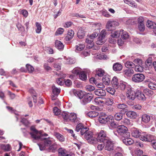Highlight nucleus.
Masks as SVG:
<instances>
[{"label":"nucleus","mask_w":156,"mask_h":156,"mask_svg":"<svg viewBox=\"0 0 156 156\" xmlns=\"http://www.w3.org/2000/svg\"><path fill=\"white\" fill-rule=\"evenodd\" d=\"M16 27L18 30L21 32H23L25 31L24 28L20 23H17L16 24Z\"/></svg>","instance_id":"55"},{"label":"nucleus","mask_w":156,"mask_h":156,"mask_svg":"<svg viewBox=\"0 0 156 156\" xmlns=\"http://www.w3.org/2000/svg\"><path fill=\"white\" fill-rule=\"evenodd\" d=\"M113 70L115 71H120L122 69V66L121 64L116 62L113 65Z\"/></svg>","instance_id":"19"},{"label":"nucleus","mask_w":156,"mask_h":156,"mask_svg":"<svg viewBox=\"0 0 156 156\" xmlns=\"http://www.w3.org/2000/svg\"><path fill=\"white\" fill-rule=\"evenodd\" d=\"M125 65L126 67L127 68L130 67H133L135 66V64L133 62L130 61L126 62L125 63Z\"/></svg>","instance_id":"48"},{"label":"nucleus","mask_w":156,"mask_h":156,"mask_svg":"<svg viewBox=\"0 0 156 156\" xmlns=\"http://www.w3.org/2000/svg\"><path fill=\"white\" fill-rule=\"evenodd\" d=\"M102 81L104 84L108 85L110 82V77L108 75L104 76L102 78Z\"/></svg>","instance_id":"27"},{"label":"nucleus","mask_w":156,"mask_h":156,"mask_svg":"<svg viewBox=\"0 0 156 156\" xmlns=\"http://www.w3.org/2000/svg\"><path fill=\"white\" fill-rule=\"evenodd\" d=\"M105 38L99 36L96 41V43L99 45H102L105 43Z\"/></svg>","instance_id":"33"},{"label":"nucleus","mask_w":156,"mask_h":156,"mask_svg":"<svg viewBox=\"0 0 156 156\" xmlns=\"http://www.w3.org/2000/svg\"><path fill=\"white\" fill-rule=\"evenodd\" d=\"M135 70L136 72H141L143 71V69L140 66L137 65L135 66Z\"/></svg>","instance_id":"61"},{"label":"nucleus","mask_w":156,"mask_h":156,"mask_svg":"<svg viewBox=\"0 0 156 156\" xmlns=\"http://www.w3.org/2000/svg\"><path fill=\"white\" fill-rule=\"evenodd\" d=\"M123 114L121 112H118L116 113L114 116V118L116 120L119 121L122 119Z\"/></svg>","instance_id":"40"},{"label":"nucleus","mask_w":156,"mask_h":156,"mask_svg":"<svg viewBox=\"0 0 156 156\" xmlns=\"http://www.w3.org/2000/svg\"><path fill=\"white\" fill-rule=\"evenodd\" d=\"M121 36L123 39L126 40L129 38V35L127 32L123 30H121Z\"/></svg>","instance_id":"28"},{"label":"nucleus","mask_w":156,"mask_h":156,"mask_svg":"<svg viewBox=\"0 0 156 156\" xmlns=\"http://www.w3.org/2000/svg\"><path fill=\"white\" fill-rule=\"evenodd\" d=\"M52 89L53 93L55 95L58 94L60 92V89L55 86H53L52 87Z\"/></svg>","instance_id":"43"},{"label":"nucleus","mask_w":156,"mask_h":156,"mask_svg":"<svg viewBox=\"0 0 156 156\" xmlns=\"http://www.w3.org/2000/svg\"><path fill=\"white\" fill-rule=\"evenodd\" d=\"M122 124L126 126H131L133 125L132 121L126 118L122 119Z\"/></svg>","instance_id":"31"},{"label":"nucleus","mask_w":156,"mask_h":156,"mask_svg":"<svg viewBox=\"0 0 156 156\" xmlns=\"http://www.w3.org/2000/svg\"><path fill=\"white\" fill-rule=\"evenodd\" d=\"M85 36V32L84 29L80 27L79 28L77 32V36L80 39H82Z\"/></svg>","instance_id":"21"},{"label":"nucleus","mask_w":156,"mask_h":156,"mask_svg":"<svg viewBox=\"0 0 156 156\" xmlns=\"http://www.w3.org/2000/svg\"><path fill=\"white\" fill-rule=\"evenodd\" d=\"M133 70L131 69L127 68L124 71L125 76H130L133 73Z\"/></svg>","instance_id":"24"},{"label":"nucleus","mask_w":156,"mask_h":156,"mask_svg":"<svg viewBox=\"0 0 156 156\" xmlns=\"http://www.w3.org/2000/svg\"><path fill=\"white\" fill-rule=\"evenodd\" d=\"M146 26L148 28L153 29L155 26H156V23L151 21L148 20L147 22Z\"/></svg>","instance_id":"39"},{"label":"nucleus","mask_w":156,"mask_h":156,"mask_svg":"<svg viewBox=\"0 0 156 156\" xmlns=\"http://www.w3.org/2000/svg\"><path fill=\"white\" fill-rule=\"evenodd\" d=\"M75 61L74 59L70 58H68L66 59L65 63L67 64H72L75 63Z\"/></svg>","instance_id":"53"},{"label":"nucleus","mask_w":156,"mask_h":156,"mask_svg":"<svg viewBox=\"0 0 156 156\" xmlns=\"http://www.w3.org/2000/svg\"><path fill=\"white\" fill-rule=\"evenodd\" d=\"M107 90L108 93L112 95L114 94L115 91V90L114 88L111 87H108L107 88Z\"/></svg>","instance_id":"63"},{"label":"nucleus","mask_w":156,"mask_h":156,"mask_svg":"<svg viewBox=\"0 0 156 156\" xmlns=\"http://www.w3.org/2000/svg\"><path fill=\"white\" fill-rule=\"evenodd\" d=\"M58 151L59 155L62 156H64L66 154L65 150L62 148H59Z\"/></svg>","instance_id":"58"},{"label":"nucleus","mask_w":156,"mask_h":156,"mask_svg":"<svg viewBox=\"0 0 156 156\" xmlns=\"http://www.w3.org/2000/svg\"><path fill=\"white\" fill-rule=\"evenodd\" d=\"M116 107L119 109L124 110L128 108V106L124 103H119L116 105Z\"/></svg>","instance_id":"36"},{"label":"nucleus","mask_w":156,"mask_h":156,"mask_svg":"<svg viewBox=\"0 0 156 156\" xmlns=\"http://www.w3.org/2000/svg\"><path fill=\"white\" fill-rule=\"evenodd\" d=\"M74 34V31L72 30H70L68 31V34L65 38V41L67 43H69V41L73 37Z\"/></svg>","instance_id":"12"},{"label":"nucleus","mask_w":156,"mask_h":156,"mask_svg":"<svg viewBox=\"0 0 156 156\" xmlns=\"http://www.w3.org/2000/svg\"><path fill=\"white\" fill-rule=\"evenodd\" d=\"M64 79L62 78H59L56 80L57 83L59 85H63L64 83Z\"/></svg>","instance_id":"64"},{"label":"nucleus","mask_w":156,"mask_h":156,"mask_svg":"<svg viewBox=\"0 0 156 156\" xmlns=\"http://www.w3.org/2000/svg\"><path fill=\"white\" fill-rule=\"evenodd\" d=\"M55 47L58 49L62 50L64 47L63 44L59 41L57 40L55 42Z\"/></svg>","instance_id":"29"},{"label":"nucleus","mask_w":156,"mask_h":156,"mask_svg":"<svg viewBox=\"0 0 156 156\" xmlns=\"http://www.w3.org/2000/svg\"><path fill=\"white\" fill-rule=\"evenodd\" d=\"M88 141L89 143L94 144H96L98 140H97V138H96L93 137V136L92 137L90 138V139H89Z\"/></svg>","instance_id":"62"},{"label":"nucleus","mask_w":156,"mask_h":156,"mask_svg":"<svg viewBox=\"0 0 156 156\" xmlns=\"http://www.w3.org/2000/svg\"><path fill=\"white\" fill-rule=\"evenodd\" d=\"M94 102L97 105H104L103 98L101 97L96 98L94 99Z\"/></svg>","instance_id":"26"},{"label":"nucleus","mask_w":156,"mask_h":156,"mask_svg":"<svg viewBox=\"0 0 156 156\" xmlns=\"http://www.w3.org/2000/svg\"><path fill=\"white\" fill-rule=\"evenodd\" d=\"M85 88L86 90L89 91H93L95 89L94 87L89 85H86Z\"/></svg>","instance_id":"52"},{"label":"nucleus","mask_w":156,"mask_h":156,"mask_svg":"<svg viewBox=\"0 0 156 156\" xmlns=\"http://www.w3.org/2000/svg\"><path fill=\"white\" fill-rule=\"evenodd\" d=\"M88 128L86 127H84V126L80 130V133L82 135H83L84 134H85L87 132H88Z\"/></svg>","instance_id":"59"},{"label":"nucleus","mask_w":156,"mask_h":156,"mask_svg":"<svg viewBox=\"0 0 156 156\" xmlns=\"http://www.w3.org/2000/svg\"><path fill=\"white\" fill-rule=\"evenodd\" d=\"M105 150L111 151L113 150L114 143L109 138L105 141Z\"/></svg>","instance_id":"10"},{"label":"nucleus","mask_w":156,"mask_h":156,"mask_svg":"<svg viewBox=\"0 0 156 156\" xmlns=\"http://www.w3.org/2000/svg\"><path fill=\"white\" fill-rule=\"evenodd\" d=\"M85 47V45L83 44H80L76 46V51H79L83 50Z\"/></svg>","instance_id":"41"},{"label":"nucleus","mask_w":156,"mask_h":156,"mask_svg":"<svg viewBox=\"0 0 156 156\" xmlns=\"http://www.w3.org/2000/svg\"><path fill=\"white\" fill-rule=\"evenodd\" d=\"M53 112L55 115H58L60 114L61 111L57 107H55L53 109Z\"/></svg>","instance_id":"56"},{"label":"nucleus","mask_w":156,"mask_h":156,"mask_svg":"<svg viewBox=\"0 0 156 156\" xmlns=\"http://www.w3.org/2000/svg\"><path fill=\"white\" fill-rule=\"evenodd\" d=\"M140 138L143 141L149 142L152 139V136L150 134H147L144 133H142Z\"/></svg>","instance_id":"11"},{"label":"nucleus","mask_w":156,"mask_h":156,"mask_svg":"<svg viewBox=\"0 0 156 156\" xmlns=\"http://www.w3.org/2000/svg\"><path fill=\"white\" fill-rule=\"evenodd\" d=\"M111 84L114 88L116 89L118 88L119 83L118 79L116 77H113L111 81Z\"/></svg>","instance_id":"25"},{"label":"nucleus","mask_w":156,"mask_h":156,"mask_svg":"<svg viewBox=\"0 0 156 156\" xmlns=\"http://www.w3.org/2000/svg\"><path fill=\"white\" fill-rule=\"evenodd\" d=\"M69 119L72 122H77L79 121L80 119L77 117L76 114L72 112L70 113Z\"/></svg>","instance_id":"14"},{"label":"nucleus","mask_w":156,"mask_h":156,"mask_svg":"<svg viewBox=\"0 0 156 156\" xmlns=\"http://www.w3.org/2000/svg\"><path fill=\"white\" fill-rule=\"evenodd\" d=\"M121 33V30L116 31L113 33H112L111 36L113 38H117L120 36Z\"/></svg>","instance_id":"37"},{"label":"nucleus","mask_w":156,"mask_h":156,"mask_svg":"<svg viewBox=\"0 0 156 156\" xmlns=\"http://www.w3.org/2000/svg\"><path fill=\"white\" fill-rule=\"evenodd\" d=\"M129 137H124V138L122 140V142L123 143L127 145L132 144L134 143L133 140Z\"/></svg>","instance_id":"16"},{"label":"nucleus","mask_w":156,"mask_h":156,"mask_svg":"<svg viewBox=\"0 0 156 156\" xmlns=\"http://www.w3.org/2000/svg\"><path fill=\"white\" fill-rule=\"evenodd\" d=\"M30 130L32 132L30 133V134L34 139L33 142H36L35 140H39L41 138V133L40 132L37 131L33 126L31 127Z\"/></svg>","instance_id":"5"},{"label":"nucleus","mask_w":156,"mask_h":156,"mask_svg":"<svg viewBox=\"0 0 156 156\" xmlns=\"http://www.w3.org/2000/svg\"><path fill=\"white\" fill-rule=\"evenodd\" d=\"M106 115L103 114H100L98 118V120L99 122L101 123L105 124L106 123Z\"/></svg>","instance_id":"30"},{"label":"nucleus","mask_w":156,"mask_h":156,"mask_svg":"<svg viewBox=\"0 0 156 156\" xmlns=\"http://www.w3.org/2000/svg\"><path fill=\"white\" fill-rule=\"evenodd\" d=\"M104 104L107 105H111L113 103V100L112 98H103Z\"/></svg>","instance_id":"17"},{"label":"nucleus","mask_w":156,"mask_h":156,"mask_svg":"<svg viewBox=\"0 0 156 156\" xmlns=\"http://www.w3.org/2000/svg\"><path fill=\"white\" fill-rule=\"evenodd\" d=\"M138 28L140 31H144L145 30V26L144 23L138 24Z\"/></svg>","instance_id":"54"},{"label":"nucleus","mask_w":156,"mask_h":156,"mask_svg":"<svg viewBox=\"0 0 156 156\" xmlns=\"http://www.w3.org/2000/svg\"><path fill=\"white\" fill-rule=\"evenodd\" d=\"M1 148L2 149L5 151H7L9 150L10 147L9 144H2L1 145Z\"/></svg>","instance_id":"60"},{"label":"nucleus","mask_w":156,"mask_h":156,"mask_svg":"<svg viewBox=\"0 0 156 156\" xmlns=\"http://www.w3.org/2000/svg\"><path fill=\"white\" fill-rule=\"evenodd\" d=\"M99 31H96V29L94 32L91 35L87 37L86 39V42L88 44H90V46H88L87 45V47H89L90 48H92L94 45V43L93 42V40L97 37Z\"/></svg>","instance_id":"3"},{"label":"nucleus","mask_w":156,"mask_h":156,"mask_svg":"<svg viewBox=\"0 0 156 156\" xmlns=\"http://www.w3.org/2000/svg\"><path fill=\"white\" fill-rule=\"evenodd\" d=\"M117 131L119 134L123 137H130V133L128 132V129L124 125H121L118 126Z\"/></svg>","instance_id":"1"},{"label":"nucleus","mask_w":156,"mask_h":156,"mask_svg":"<svg viewBox=\"0 0 156 156\" xmlns=\"http://www.w3.org/2000/svg\"><path fill=\"white\" fill-rule=\"evenodd\" d=\"M131 134L133 137L136 138H140L142 134V132L137 129L133 128L131 129Z\"/></svg>","instance_id":"13"},{"label":"nucleus","mask_w":156,"mask_h":156,"mask_svg":"<svg viewBox=\"0 0 156 156\" xmlns=\"http://www.w3.org/2000/svg\"><path fill=\"white\" fill-rule=\"evenodd\" d=\"M71 94H73V95L76 97H78L80 99H82L84 94L81 91H77L75 90H73L70 92Z\"/></svg>","instance_id":"15"},{"label":"nucleus","mask_w":156,"mask_h":156,"mask_svg":"<svg viewBox=\"0 0 156 156\" xmlns=\"http://www.w3.org/2000/svg\"><path fill=\"white\" fill-rule=\"evenodd\" d=\"M93 133L90 131H88L84 134V137L87 140L93 136Z\"/></svg>","instance_id":"42"},{"label":"nucleus","mask_w":156,"mask_h":156,"mask_svg":"<svg viewBox=\"0 0 156 156\" xmlns=\"http://www.w3.org/2000/svg\"><path fill=\"white\" fill-rule=\"evenodd\" d=\"M136 96L140 100H145L146 98L144 95L140 90H137L136 92Z\"/></svg>","instance_id":"18"},{"label":"nucleus","mask_w":156,"mask_h":156,"mask_svg":"<svg viewBox=\"0 0 156 156\" xmlns=\"http://www.w3.org/2000/svg\"><path fill=\"white\" fill-rule=\"evenodd\" d=\"M105 71L101 69H98L96 71V74L98 76L101 77L105 74Z\"/></svg>","instance_id":"50"},{"label":"nucleus","mask_w":156,"mask_h":156,"mask_svg":"<svg viewBox=\"0 0 156 156\" xmlns=\"http://www.w3.org/2000/svg\"><path fill=\"white\" fill-rule=\"evenodd\" d=\"M119 23L117 21L109 20L107 22L106 28L108 30L111 31L115 29V28L119 25Z\"/></svg>","instance_id":"6"},{"label":"nucleus","mask_w":156,"mask_h":156,"mask_svg":"<svg viewBox=\"0 0 156 156\" xmlns=\"http://www.w3.org/2000/svg\"><path fill=\"white\" fill-rule=\"evenodd\" d=\"M150 116L147 114H144L142 116L141 120L144 123L148 122L150 121Z\"/></svg>","instance_id":"20"},{"label":"nucleus","mask_w":156,"mask_h":156,"mask_svg":"<svg viewBox=\"0 0 156 156\" xmlns=\"http://www.w3.org/2000/svg\"><path fill=\"white\" fill-rule=\"evenodd\" d=\"M55 135L58 139L60 141L62 142L64 141L65 139L64 136L58 133H56Z\"/></svg>","instance_id":"46"},{"label":"nucleus","mask_w":156,"mask_h":156,"mask_svg":"<svg viewBox=\"0 0 156 156\" xmlns=\"http://www.w3.org/2000/svg\"><path fill=\"white\" fill-rule=\"evenodd\" d=\"M64 29L61 28H58L55 33V35L56 36L62 34L64 31Z\"/></svg>","instance_id":"57"},{"label":"nucleus","mask_w":156,"mask_h":156,"mask_svg":"<svg viewBox=\"0 0 156 156\" xmlns=\"http://www.w3.org/2000/svg\"><path fill=\"white\" fill-rule=\"evenodd\" d=\"M39 140L41 141L44 140V144H37V145L39 146L41 151L44 150L46 147L49 146L52 144V139L50 137H48V138H42L41 137Z\"/></svg>","instance_id":"2"},{"label":"nucleus","mask_w":156,"mask_h":156,"mask_svg":"<svg viewBox=\"0 0 156 156\" xmlns=\"http://www.w3.org/2000/svg\"><path fill=\"white\" fill-rule=\"evenodd\" d=\"M145 78V76L142 73H137L133 75L132 80L136 83H139L143 81Z\"/></svg>","instance_id":"8"},{"label":"nucleus","mask_w":156,"mask_h":156,"mask_svg":"<svg viewBox=\"0 0 156 156\" xmlns=\"http://www.w3.org/2000/svg\"><path fill=\"white\" fill-rule=\"evenodd\" d=\"M26 67L29 73H32L34 70V68L29 64H27L26 65Z\"/></svg>","instance_id":"47"},{"label":"nucleus","mask_w":156,"mask_h":156,"mask_svg":"<svg viewBox=\"0 0 156 156\" xmlns=\"http://www.w3.org/2000/svg\"><path fill=\"white\" fill-rule=\"evenodd\" d=\"M95 94L98 96H104L106 94L105 91L102 89H98L94 91Z\"/></svg>","instance_id":"23"},{"label":"nucleus","mask_w":156,"mask_h":156,"mask_svg":"<svg viewBox=\"0 0 156 156\" xmlns=\"http://www.w3.org/2000/svg\"><path fill=\"white\" fill-rule=\"evenodd\" d=\"M126 114L128 117L133 119H135L137 116L136 113L133 111H127L126 112Z\"/></svg>","instance_id":"22"},{"label":"nucleus","mask_w":156,"mask_h":156,"mask_svg":"<svg viewBox=\"0 0 156 156\" xmlns=\"http://www.w3.org/2000/svg\"><path fill=\"white\" fill-rule=\"evenodd\" d=\"M126 87V83L125 82H121L119 86H118V88L120 90H124Z\"/></svg>","instance_id":"51"},{"label":"nucleus","mask_w":156,"mask_h":156,"mask_svg":"<svg viewBox=\"0 0 156 156\" xmlns=\"http://www.w3.org/2000/svg\"><path fill=\"white\" fill-rule=\"evenodd\" d=\"M93 97L92 95L89 93H87L84 94L81 103L85 105L90 102L92 99Z\"/></svg>","instance_id":"9"},{"label":"nucleus","mask_w":156,"mask_h":156,"mask_svg":"<svg viewBox=\"0 0 156 156\" xmlns=\"http://www.w3.org/2000/svg\"><path fill=\"white\" fill-rule=\"evenodd\" d=\"M105 120L106 123H108V124L110 123V122H112L114 121L113 116L110 115L108 116L106 115Z\"/></svg>","instance_id":"49"},{"label":"nucleus","mask_w":156,"mask_h":156,"mask_svg":"<svg viewBox=\"0 0 156 156\" xmlns=\"http://www.w3.org/2000/svg\"><path fill=\"white\" fill-rule=\"evenodd\" d=\"M87 115L89 117L92 118L97 117L98 115V113L96 112L92 111L87 112Z\"/></svg>","instance_id":"32"},{"label":"nucleus","mask_w":156,"mask_h":156,"mask_svg":"<svg viewBox=\"0 0 156 156\" xmlns=\"http://www.w3.org/2000/svg\"><path fill=\"white\" fill-rule=\"evenodd\" d=\"M70 113L68 112H63L62 113V116L63 119L66 121L69 119Z\"/></svg>","instance_id":"38"},{"label":"nucleus","mask_w":156,"mask_h":156,"mask_svg":"<svg viewBox=\"0 0 156 156\" xmlns=\"http://www.w3.org/2000/svg\"><path fill=\"white\" fill-rule=\"evenodd\" d=\"M97 140L100 142L105 143L109 138L107 136L106 132L104 130H101L97 133Z\"/></svg>","instance_id":"4"},{"label":"nucleus","mask_w":156,"mask_h":156,"mask_svg":"<svg viewBox=\"0 0 156 156\" xmlns=\"http://www.w3.org/2000/svg\"><path fill=\"white\" fill-rule=\"evenodd\" d=\"M133 156H140L143 154V151L140 150H135L131 152Z\"/></svg>","instance_id":"34"},{"label":"nucleus","mask_w":156,"mask_h":156,"mask_svg":"<svg viewBox=\"0 0 156 156\" xmlns=\"http://www.w3.org/2000/svg\"><path fill=\"white\" fill-rule=\"evenodd\" d=\"M79 77L80 79L83 81H85L87 79V75L84 71L80 72L79 75Z\"/></svg>","instance_id":"35"},{"label":"nucleus","mask_w":156,"mask_h":156,"mask_svg":"<svg viewBox=\"0 0 156 156\" xmlns=\"http://www.w3.org/2000/svg\"><path fill=\"white\" fill-rule=\"evenodd\" d=\"M101 26V24L100 23H94L92 24V27L94 28H95L94 31H100V30Z\"/></svg>","instance_id":"44"},{"label":"nucleus","mask_w":156,"mask_h":156,"mask_svg":"<svg viewBox=\"0 0 156 156\" xmlns=\"http://www.w3.org/2000/svg\"><path fill=\"white\" fill-rule=\"evenodd\" d=\"M36 26L37 29L36 30V32L37 33L39 34L41 33V24L39 23H36Z\"/></svg>","instance_id":"45"},{"label":"nucleus","mask_w":156,"mask_h":156,"mask_svg":"<svg viewBox=\"0 0 156 156\" xmlns=\"http://www.w3.org/2000/svg\"><path fill=\"white\" fill-rule=\"evenodd\" d=\"M136 95V92H135L133 89L129 87L127 88L126 96L128 99L134 100L135 98Z\"/></svg>","instance_id":"7"}]
</instances>
